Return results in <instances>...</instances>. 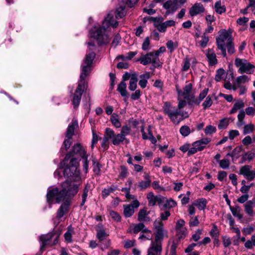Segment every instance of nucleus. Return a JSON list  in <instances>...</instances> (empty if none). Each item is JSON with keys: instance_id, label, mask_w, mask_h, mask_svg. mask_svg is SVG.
<instances>
[{"instance_id": "obj_1", "label": "nucleus", "mask_w": 255, "mask_h": 255, "mask_svg": "<svg viewBox=\"0 0 255 255\" xmlns=\"http://www.w3.org/2000/svg\"><path fill=\"white\" fill-rule=\"evenodd\" d=\"M71 180H66L61 184L62 189L59 190L57 187L48 189L46 195L47 200L48 202L55 198L57 203L63 201L66 197L70 198L75 196L78 192L80 182L74 183Z\"/></svg>"}, {"instance_id": "obj_2", "label": "nucleus", "mask_w": 255, "mask_h": 255, "mask_svg": "<svg viewBox=\"0 0 255 255\" xmlns=\"http://www.w3.org/2000/svg\"><path fill=\"white\" fill-rule=\"evenodd\" d=\"M95 58V54L91 52L86 56L84 62L81 65V73L78 86L75 91L72 100V104L75 108L79 106L82 94L85 88L86 77L89 74L92 69L93 62Z\"/></svg>"}, {"instance_id": "obj_3", "label": "nucleus", "mask_w": 255, "mask_h": 255, "mask_svg": "<svg viewBox=\"0 0 255 255\" xmlns=\"http://www.w3.org/2000/svg\"><path fill=\"white\" fill-rule=\"evenodd\" d=\"M64 165H65L63 171L64 177L69 178L70 180L73 182H80L81 176L80 171L78 169L79 162L77 159L76 158H72L70 159L68 164H67V162H66V164H64Z\"/></svg>"}, {"instance_id": "obj_4", "label": "nucleus", "mask_w": 255, "mask_h": 255, "mask_svg": "<svg viewBox=\"0 0 255 255\" xmlns=\"http://www.w3.org/2000/svg\"><path fill=\"white\" fill-rule=\"evenodd\" d=\"M185 105L186 102L184 100H179L178 108L172 107L170 103L166 102L163 107V113L169 117L172 122L175 123L177 121L178 116H182L180 110Z\"/></svg>"}, {"instance_id": "obj_5", "label": "nucleus", "mask_w": 255, "mask_h": 255, "mask_svg": "<svg viewBox=\"0 0 255 255\" xmlns=\"http://www.w3.org/2000/svg\"><path fill=\"white\" fill-rule=\"evenodd\" d=\"M233 40L232 31L230 30L222 29L219 31V35L216 38V43L217 48L220 50L224 57L227 56L226 50V44L227 42Z\"/></svg>"}, {"instance_id": "obj_6", "label": "nucleus", "mask_w": 255, "mask_h": 255, "mask_svg": "<svg viewBox=\"0 0 255 255\" xmlns=\"http://www.w3.org/2000/svg\"><path fill=\"white\" fill-rule=\"evenodd\" d=\"M106 28L102 26L94 27V31L92 32V37H94L97 42L99 46H103L108 44L110 39L109 35L106 34Z\"/></svg>"}, {"instance_id": "obj_7", "label": "nucleus", "mask_w": 255, "mask_h": 255, "mask_svg": "<svg viewBox=\"0 0 255 255\" xmlns=\"http://www.w3.org/2000/svg\"><path fill=\"white\" fill-rule=\"evenodd\" d=\"M235 65L239 68L238 72L240 74H251L254 72L255 69V65L250 63L246 59L236 58Z\"/></svg>"}, {"instance_id": "obj_8", "label": "nucleus", "mask_w": 255, "mask_h": 255, "mask_svg": "<svg viewBox=\"0 0 255 255\" xmlns=\"http://www.w3.org/2000/svg\"><path fill=\"white\" fill-rule=\"evenodd\" d=\"M88 155L87 152L80 143H76L72 147L71 150L66 155L62 163L65 164L66 162L72 158L74 156L80 157L82 158Z\"/></svg>"}, {"instance_id": "obj_9", "label": "nucleus", "mask_w": 255, "mask_h": 255, "mask_svg": "<svg viewBox=\"0 0 255 255\" xmlns=\"http://www.w3.org/2000/svg\"><path fill=\"white\" fill-rule=\"evenodd\" d=\"M176 91L178 96L183 97V98L187 101H191L194 99L195 96L192 94L193 85L188 82H186V84L182 91L178 86H176Z\"/></svg>"}, {"instance_id": "obj_10", "label": "nucleus", "mask_w": 255, "mask_h": 255, "mask_svg": "<svg viewBox=\"0 0 255 255\" xmlns=\"http://www.w3.org/2000/svg\"><path fill=\"white\" fill-rule=\"evenodd\" d=\"M59 236L55 233H49L46 235L40 237L41 242V248L42 249L47 246H52L58 243Z\"/></svg>"}, {"instance_id": "obj_11", "label": "nucleus", "mask_w": 255, "mask_h": 255, "mask_svg": "<svg viewBox=\"0 0 255 255\" xmlns=\"http://www.w3.org/2000/svg\"><path fill=\"white\" fill-rule=\"evenodd\" d=\"M246 114L248 116H254L255 114V108L252 107H248L245 110H241L240 111L237 116L238 121L236 123L238 127H241L245 124L244 119L246 117Z\"/></svg>"}, {"instance_id": "obj_12", "label": "nucleus", "mask_w": 255, "mask_h": 255, "mask_svg": "<svg viewBox=\"0 0 255 255\" xmlns=\"http://www.w3.org/2000/svg\"><path fill=\"white\" fill-rule=\"evenodd\" d=\"M70 201L66 200L60 206L58 209L55 220H57V224H59L61 221V219L68 212L70 206Z\"/></svg>"}, {"instance_id": "obj_13", "label": "nucleus", "mask_w": 255, "mask_h": 255, "mask_svg": "<svg viewBox=\"0 0 255 255\" xmlns=\"http://www.w3.org/2000/svg\"><path fill=\"white\" fill-rule=\"evenodd\" d=\"M118 25L119 22L114 19L113 14L110 12L105 18L101 26L107 29L110 26L116 28Z\"/></svg>"}, {"instance_id": "obj_14", "label": "nucleus", "mask_w": 255, "mask_h": 255, "mask_svg": "<svg viewBox=\"0 0 255 255\" xmlns=\"http://www.w3.org/2000/svg\"><path fill=\"white\" fill-rule=\"evenodd\" d=\"M163 7L166 9V13H173L180 7L178 4V0H169L163 4Z\"/></svg>"}, {"instance_id": "obj_15", "label": "nucleus", "mask_w": 255, "mask_h": 255, "mask_svg": "<svg viewBox=\"0 0 255 255\" xmlns=\"http://www.w3.org/2000/svg\"><path fill=\"white\" fill-rule=\"evenodd\" d=\"M205 55L207 58L208 64L210 66H213L218 63L216 53L212 48H209L206 50Z\"/></svg>"}, {"instance_id": "obj_16", "label": "nucleus", "mask_w": 255, "mask_h": 255, "mask_svg": "<svg viewBox=\"0 0 255 255\" xmlns=\"http://www.w3.org/2000/svg\"><path fill=\"white\" fill-rule=\"evenodd\" d=\"M167 233V231L164 230L155 231V240H152L151 244L162 247V241L165 234Z\"/></svg>"}, {"instance_id": "obj_17", "label": "nucleus", "mask_w": 255, "mask_h": 255, "mask_svg": "<svg viewBox=\"0 0 255 255\" xmlns=\"http://www.w3.org/2000/svg\"><path fill=\"white\" fill-rule=\"evenodd\" d=\"M204 11L205 8L201 3H196L190 8L189 14L191 16H194L203 13Z\"/></svg>"}, {"instance_id": "obj_18", "label": "nucleus", "mask_w": 255, "mask_h": 255, "mask_svg": "<svg viewBox=\"0 0 255 255\" xmlns=\"http://www.w3.org/2000/svg\"><path fill=\"white\" fill-rule=\"evenodd\" d=\"M244 207L246 213L249 216H254L255 213L254 208L255 207V199L247 201L244 205Z\"/></svg>"}, {"instance_id": "obj_19", "label": "nucleus", "mask_w": 255, "mask_h": 255, "mask_svg": "<svg viewBox=\"0 0 255 255\" xmlns=\"http://www.w3.org/2000/svg\"><path fill=\"white\" fill-rule=\"evenodd\" d=\"M211 141L209 138H203L197 140L192 143L193 146H195L199 151H202L205 148V145Z\"/></svg>"}, {"instance_id": "obj_20", "label": "nucleus", "mask_w": 255, "mask_h": 255, "mask_svg": "<svg viewBox=\"0 0 255 255\" xmlns=\"http://www.w3.org/2000/svg\"><path fill=\"white\" fill-rule=\"evenodd\" d=\"M78 126V124L77 121L76 120H73L67 128V130L65 133L66 137L68 138H72V137L74 133V130Z\"/></svg>"}, {"instance_id": "obj_21", "label": "nucleus", "mask_w": 255, "mask_h": 255, "mask_svg": "<svg viewBox=\"0 0 255 255\" xmlns=\"http://www.w3.org/2000/svg\"><path fill=\"white\" fill-rule=\"evenodd\" d=\"M162 250V247L151 244L147 250V255H161Z\"/></svg>"}, {"instance_id": "obj_22", "label": "nucleus", "mask_w": 255, "mask_h": 255, "mask_svg": "<svg viewBox=\"0 0 255 255\" xmlns=\"http://www.w3.org/2000/svg\"><path fill=\"white\" fill-rule=\"evenodd\" d=\"M140 79L138 84L140 87L144 89L146 87L147 84V80L150 78V74L149 72H145L144 74L140 75Z\"/></svg>"}, {"instance_id": "obj_23", "label": "nucleus", "mask_w": 255, "mask_h": 255, "mask_svg": "<svg viewBox=\"0 0 255 255\" xmlns=\"http://www.w3.org/2000/svg\"><path fill=\"white\" fill-rule=\"evenodd\" d=\"M207 204V200L205 198H202L194 201L193 205L196 206L200 210H204L206 207Z\"/></svg>"}, {"instance_id": "obj_24", "label": "nucleus", "mask_w": 255, "mask_h": 255, "mask_svg": "<svg viewBox=\"0 0 255 255\" xmlns=\"http://www.w3.org/2000/svg\"><path fill=\"white\" fill-rule=\"evenodd\" d=\"M230 210L233 215L237 218L238 220H241L243 218V215L241 214V208L239 205L230 207Z\"/></svg>"}, {"instance_id": "obj_25", "label": "nucleus", "mask_w": 255, "mask_h": 255, "mask_svg": "<svg viewBox=\"0 0 255 255\" xmlns=\"http://www.w3.org/2000/svg\"><path fill=\"white\" fill-rule=\"evenodd\" d=\"M96 238L98 239L99 241H102L107 239L109 236L102 227H98L96 229Z\"/></svg>"}, {"instance_id": "obj_26", "label": "nucleus", "mask_w": 255, "mask_h": 255, "mask_svg": "<svg viewBox=\"0 0 255 255\" xmlns=\"http://www.w3.org/2000/svg\"><path fill=\"white\" fill-rule=\"evenodd\" d=\"M137 75L136 73H133L131 74V78L130 79L128 89L131 91H133L135 90L137 87Z\"/></svg>"}, {"instance_id": "obj_27", "label": "nucleus", "mask_w": 255, "mask_h": 255, "mask_svg": "<svg viewBox=\"0 0 255 255\" xmlns=\"http://www.w3.org/2000/svg\"><path fill=\"white\" fill-rule=\"evenodd\" d=\"M74 233V230L72 226H69L67 227V231L64 235V239L67 243H70L72 242V237Z\"/></svg>"}, {"instance_id": "obj_28", "label": "nucleus", "mask_w": 255, "mask_h": 255, "mask_svg": "<svg viewBox=\"0 0 255 255\" xmlns=\"http://www.w3.org/2000/svg\"><path fill=\"white\" fill-rule=\"evenodd\" d=\"M152 55L151 52H148L146 54L141 55L137 61L140 62L143 65H146L151 63V57Z\"/></svg>"}, {"instance_id": "obj_29", "label": "nucleus", "mask_w": 255, "mask_h": 255, "mask_svg": "<svg viewBox=\"0 0 255 255\" xmlns=\"http://www.w3.org/2000/svg\"><path fill=\"white\" fill-rule=\"evenodd\" d=\"M245 107V103L242 100H238L234 105L233 108L230 110L229 114H233L235 113L239 110H243Z\"/></svg>"}, {"instance_id": "obj_30", "label": "nucleus", "mask_w": 255, "mask_h": 255, "mask_svg": "<svg viewBox=\"0 0 255 255\" xmlns=\"http://www.w3.org/2000/svg\"><path fill=\"white\" fill-rule=\"evenodd\" d=\"M151 54L152 55L151 57V63L152 66L154 68H161L162 66V62H160L159 57H157V56L153 53V52H151Z\"/></svg>"}, {"instance_id": "obj_31", "label": "nucleus", "mask_w": 255, "mask_h": 255, "mask_svg": "<svg viewBox=\"0 0 255 255\" xmlns=\"http://www.w3.org/2000/svg\"><path fill=\"white\" fill-rule=\"evenodd\" d=\"M144 178L145 179V180H141L138 183V187L140 190L148 187L151 183V180L149 179L148 175H145Z\"/></svg>"}, {"instance_id": "obj_32", "label": "nucleus", "mask_w": 255, "mask_h": 255, "mask_svg": "<svg viewBox=\"0 0 255 255\" xmlns=\"http://www.w3.org/2000/svg\"><path fill=\"white\" fill-rule=\"evenodd\" d=\"M209 91L208 88H204L199 94L198 99L192 100V102L195 104L199 105L200 102L206 97Z\"/></svg>"}, {"instance_id": "obj_33", "label": "nucleus", "mask_w": 255, "mask_h": 255, "mask_svg": "<svg viewBox=\"0 0 255 255\" xmlns=\"http://www.w3.org/2000/svg\"><path fill=\"white\" fill-rule=\"evenodd\" d=\"M127 84L124 81H121L118 85L117 91L119 92L122 97L128 96V92L126 90Z\"/></svg>"}, {"instance_id": "obj_34", "label": "nucleus", "mask_w": 255, "mask_h": 255, "mask_svg": "<svg viewBox=\"0 0 255 255\" xmlns=\"http://www.w3.org/2000/svg\"><path fill=\"white\" fill-rule=\"evenodd\" d=\"M125 8L126 6L125 5H122L120 6L116 9L115 11L116 18H122L126 15V11L125 10Z\"/></svg>"}, {"instance_id": "obj_35", "label": "nucleus", "mask_w": 255, "mask_h": 255, "mask_svg": "<svg viewBox=\"0 0 255 255\" xmlns=\"http://www.w3.org/2000/svg\"><path fill=\"white\" fill-rule=\"evenodd\" d=\"M134 213V209L131 206L128 205H124V214L126 218L131 217Z\"/></svg>"}, {"instance_id": "obj_36", "label": "nucleus", "mask_w": 255, "mask_h": 255, "mask_svg": "<svg viewBox=\"0 0 255 255\" xmlns=\"http://www.w3.org/2000/svg\"><path fill=\"white\" fill-rule=\"evenodd\" d=\"M117 189V186L112 185L108 188H105L102 191V196L103 198H106L111 193L114 192Z\"/></svg>"}, {"instance_id": "obj_37", "label": "nucleus", "mask_w": 255, "mask_h": 255, "mask_svg": "<svg viewBox=\"0 0 255 255\" xmlns=\"http://www.w3.org/2000/svg\"><path fill=\"white\" fill-rule=\"evenodd\" d=\"M214 7L216 12L218 14H221L226 11V7L225 5H222L221 1L216 2Z\"/></svg>"}, {"instance_id": "obj_38", "label": "nucleus", "mask_w": 255, "mask_h": 255, "mask_svg": "<svg viewBox=\"0 0 255 255\" xmlns=\"http://www.w3.org/2000/svg\"><path fill=\"white\" fill-rule=\"evenodd\" d=\"M90 187V185L89 184H87L83 190V193L82 195V202L80 204L81 206H83L85 204V203L86 201V199H87V197L88 196V192L89 191Z\"/></svg>"}, {"instance_id": "obj_39", "label": "nucleus", "mask_w": 255, "mask_h": 255, "mask_svg": "<svg viewBox=\"0 0 255 255\" xmlns=\"http://www.w3.org/2000/svg\"><path fill=\"white\" fill-rule=\"evenodd\" d=\"M148 205L150 206L155 205L156 203L157 196H154L152 192H149L147 195Z\"/></svg>"}, {"instance_id": "obj_40", "label": "nucleus", "mask_w": 255, "mask_h": 255, "mask_svg": "<svg viewBox=\"0 0 255 255\" xmlns=\"http://www.w3.org/2000/svg\"><path fill=\"white\" fill-rule=\"evenodd\" d=\"M166 45L170 53H172L178 46L177 42H174L171 40H168L166 42Z\"/></svg>"}, {"instance_id": "obj_41", "label": "nucleus", "mask_w": 255, "mask_h": 255, "mask_svg": "<svg viewBox=\"0 0 255 255\" xmlns=\"http://www.w3.org/2000/svg\"><path fill=\"white\" fill-rule=\"evenodd\" d=\"M209 41L208 36L205 34V33H203V35L201 36V40H200L198 43L201 47L204 48L207 46Z\"/></svg>"}, {"instance_id": "obj_42", "label": "nucleus", "mask_w": 255, "mask_h": 255, "mask_svg": "<svg viewBox=\"0 0 255 255\" xmlns=\"http://www.w3.org/2000/svg\"><path fill=\"white\" fill-rule=\"evenodd\" d=\"M177 205L176 202L172 199L169 200L165 199L164 204H163V207L165 209H171L175 207Z\"/></svg>"}, {"instance_id": "obj_43", "label": "nucleus", "mask_w": 255, "mask_h": 255, "mask_svg": "<svg viewBox=\"0 0 255 255\" xmlns=\"http://www.w3.org/2000/svg\"><path fill=\"white\" fill-rule=\"evenodd\" d=\"M250 78L248 76L246 75H243L238 77L236 79L235 81L236 82V84H238V85L241 86L242 84H244L246 82H248Z\"/></svg>"}, {"instance_id": "obj_44", "label": "nucleus", "mask_w": 255, "mask_h": 255, "mask_svg": "<svg viewBox=\"0 0 255 255\" xmlns=\"http://www.w3.org/2000/svg\"><path fill=\"white\" fill-rule=\"evenodd\" d=\"M126 139V138H124L120 133H118L117 135L115 134L112 141L114 145H118Z\"/></svg>"}, {"instance_id": "obj_45", "label": "nucleus", "mask_w": 255, "mask_h": 255, "mask_svg": "<svg viewBox=\"0 0 255 255\" xmlns=\"http://www.w3.org/2000/svg\"><path fill=\"white\" fill-rule=\"evenodd\" d=\"M190 67V60L187 57L185 58L183 60L181 71H187L188 70Z\"/></svg>"}, {"instance_id": "obj_46", "label": "nucleus", "mask_w": 255, "mask_h": 255, "mask_svg": "<svg viewBox=\"0 0 255 255\" xmlns=\"http://www.w3.org/2000/svg\"><path fill=\"white\" fill-rule=\"evenodd\" d=\"M131 131V128L129 127L126 125L122 127L120 132V134L124 138H126V136L129 134Z\"/></svg>"}, {"instance_id": "obj_47", "label": "nucleus", "mask_w": 255, "mask_h": 255, "mask_svg": "<svg viewBox=\"0 0 255 255\" xmlns=\"http://www.w3.org/2000/svg\"><path fill=\"white\" fill-rule=\"evenodd\" d=\"M111 243V240L108 239H105L104 241L103 240L102 241H99L98 242V244L102 250L108 249L110 247Z\"/></svg>"}, {"instance_id": "obj_48", "label": "nucleus", "mask_w": 255, "mask_h": 255, "mask_svg": "<svg viewBox=\"0 0 255 255\" xmlns=\"http://www.w3.org/2000/svg\"><path fill=\"white\" fill-rule=\"evenodd\" d=\"M252 166L249 165H245L241 167L239 173L244 175L245 177L246 175L251 171Z\"/></svg>"}, {"instance_id": "obj_49", "label": "nucleus", "mask_w": 255, "mask_h": 255, "mask_svg": "<svg viewBox=\"0 0 255 255\" xmlns=\"http://www.w3.org/2000/svg\"><path fill=\"white\" fill-rule=\"evenodd\" d=\"M254 129V126L252 124H249L247 125H244L243 128L244 134H247L252 132Z\"/></svg>"}, {"instance_id": "obj_50", "label": "nucleus", "mask_w": 255, "mask_h": 255, "mask_svg": "<svg viewBox=\"0 0 255 255\" xmlns=\"http://www.w3.org/2000/svg\"><path fill=\"white\" fill-rule=\"evenodd\" d=\"M92 162L94 172L97 175H99L101 172V165L100 163L95 159L92 160Z\"/></svg>"}, {"instance_id": "obj_51", "label": "nucleus", "mask_w": 255, "mask_h": 255, "mask_svg": "<svg viewBox=\"0 0 255 255\" xmlns=\"http://www.w3.org/2000/svg\"><path fill=\"white\" fill-rule=\"evenodd\" d=\"M111 121L113 125L116 128H119L121 127V124L119 119L118 118V116L115 114L113 115L111 117Z\"/></svg>"}, {"instance_id": "obj_52", "label": "nucleus", "mask_w": 255, "mask_h": 255, "mask_svg": "<svg viewBox=\"0 0 255 255\" xmlns=\"http://www.w3.org/2000/svg\"><path fill=\"white\" fill-rule=\"evenodd\" d=\"M153 226L155 229V231L164 230L163 224L162 221L159 219H157L155 220L153 223Z\"/></svg>"}, {"instance_id": "obj_53", "label": "nucleus", "mask_w": 255, "mask_h": 255, "mask_svg": "<svg viewBox=\"0 0 255 255\" xmlns=\"http://www.w3.org/2000/svg\"><path fill=\"white\" fill-rule=\"evenodd\" d=\"M230 165V162L228 159H223L219 161L220 167L223 169L229 168Z\"/></svg>"}, {"instance_id": "obj_54", "label": "nucleus", "mask_w": 255, "mask_h": 255, "mask_svg": "<svg viewBox=\"0 0 255 255\" xmlns=\"http://www.w3.org/2000/svg\"><path fill=\"white\" fill-rule=\"evenodd\" d=\"M225 74V70L223 68H220L216 71L215 79L217 82L221 80L223 75Z\"/></svg>"}, {"instance_id": "obj_55", "label": "nucleus", "mask_w": 255, "mask_h": 255, "mask_svg": "<svg viewBox=\"0 0 255 255\" xmlns=\"http://www.w3.org/2000/svg\"><path fill=\"white\" fill-rule=\"evenodd\" d=\"M213 104V101L212 97L210 96H208L206 97L205 100L202 104L204 109L205 110L207 108L210 107Z\"/></svg>"}, {"instance_id": "obj_56", "label": "nucleus", "mask_w": 255, "mask_h": 255, "mask_svg": "<svg viewBox=\"0 0 255 255\" xmlns=\"http://www.w3.org/2000/svg\"><path fill=\"white\" fill-rule=\"evenodd\" d=\"M145 227L144 225L142 223H140L133 226L132 228V232L134 234H136Z\"/></svg>"}, {"instance_id": "obj_57", "label": "nucleus", "mask_w": 255, "mask_h": 255, "mask_svg": "<svg viewBox=\"0 0 255 255\" xmlns=\"http://www.w3.org/2000/svg\"><path fill=\"white\" fill-rule=\"evenodd\" d=\"M149 212H147L145 209H140L138 213V220L141 222L144 220L145 216L148 215Z\"/></svg>"}, {"instance_id": "obj_58", "label": "nucleus", "mask_w": 255, "mask_h": 255, "mask_svg": "<svg viewBox=\"0 0 255 255\" xmlns=\"http://www.w3.org/2000/svg\"><path fill=\"white\" fill-rule=\"evenodd\" d=\"M191 132L190 128L187 126H183L180 128V133L183 136L188 135Z\"/></svg>"}, {"instance_id": "obj_59", "label": "nucleus", "mask_w": 255, "mask_h": 255, "mask_svg": "<svg viewBox=\"0 0 255 255\" xmlns=\"http://www.w3.org/2000/svg\"><path fill=\"white\" fill-rule=\"evenodd\" d=\"M226 48H227L228 52L230 54H233L235 52V50L233 40H230V41L227 42L226 44Z\"/></svg>"}, {"instance_id": "obj_60", "label": "nucleus", "mask_w": 255, "mask_h": 255, "mask_svg": "<svg viewBox=\"0 0 255 255\" xmlns=\"http://www.w3.org/2000/svg\"><path fill=\"white\" fill-rule=\"evenodd\" d=\"M179 244H180L179 240H178V239L174 240L173 241L172 244L170 247V253H173V254L176 253V249H177L178 246L179 245Z\"/></svg>"}, {"instance_id": "obj_61", "label": "nucleus", "mask_w": 255, "mask_h": 255, "mask_svg": "<svg viewBox=\"0 0 255 255\" xmlns=\"http://www.w3.org/2000/svg\"><path fill=\"white\" fill-rule=\"evenodd\" d=\"M105 134L106 135V136L105 137H107L108 139H112L113 140L115 135V133L112 129L108 128L105 129Z\"/></svg>"}, {"instance_id": "obj_62", "label": "nucleus", "mask_w": 255, "mask_h": 255, "mask_svg": "<svg viewBox=\"0 0 255 255\" xmlns=\"http://www.w3.org/2000/svg\"><path fill=\"white\" fill-rule=\"evenodd\" d=\"M204 131L206 134L211 135L216 131V128L212 125H208L206 127Z\"/></svg>"}, {"instance_id": "obj_63", "label": "nucleus", "mask_w": 255, "mask_h": 255, "mask_svg": "<svg viewBox=\"0 0 255 255\" xmlns=\"http://www.w3.org/2000/svg\"><path fill=\"white\" fill-rule=\"evenodd\" d=\"M178 240L183 239L186 235V230L184 228L176 230Z\"/></svg>"}, {"instance_id": "obj_64", "label": "nucleus", "mask_w": 255, "mask_h": 255, "mask_svg": "<svg viewBox=\"0 0 255 255\" xmlns=\"http://www.w3.org/2000/svg\"><path fill=\"white\" fill-rule=\"evenodd\" d=\"M128 174V169L124 166H121L120 167V171L119 176L120 178L124 179L127 177Z\"/></svg>"}]
</instances>
